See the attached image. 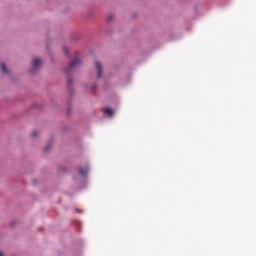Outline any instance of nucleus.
Listing matches in <instances>:
<instances>
[{"instance_id":"7ed1b4c3","label":"nucleus","mask_w":256,"mask_h":256,"mask_svg":"<svg viewBox=\"0 0 256 256\" xmlns=\"http://www.w3.org/2000/svg\"><path fill=\"white\" fill-rule=\"evenodd\" d=\"M79 65H81V60H79L78 58L72 60L69 63V70L73 71V69H75L76 67H79Z\"/></svg>"},{"instance_id":"0eeeda50","label":"nucleus","mask_w":256,"mask_h":256,"mask_svg":"<svg viewBox=\"0 0 256 256\" xmlns=\"http://www.w3.org/2000/svg\"><path fill=\"white\" fill-rule=\"evenodd\" d=\"M39 135V131L38 130H35L34 132H33V137H37Z\"/></svg>"},{"instance_id":"9d476101","label":"nucleus","mask_w":256,"mask_h":256,"mask_svg":"<svg viewBox=\"0 0 256 256\" xmlns=\"http://www.w3.org/2000/svg\"><path fill=\"white\" fill-rule=\"evenodd\" d=\"M78 213H81V211L77 210Z\"/></svg>"},{"instance_id":"9b49d317","label":"nucleus","mask_w":256,"mask_h":256,"mask_svg":"<svg viewBox=\"0 0 256 256\" xmlns=\"http://www.w3.org/2000/svg\"><path fill=\"white\" fill-rule=\"evenodd\" d=\"M45 151H47V148L45 149Z\"/></svg>"},{"instance_id":"1a4fd4ad","label":"nucleus","mask_w":256,"mask_h":256,"mask_svg":"<svg viewBox=\"0 0 256 256\" xmlns=\"http://www.w3.org/2000/svg\"><path fill=\"white\" fill-rule=\"evenodd\" d=\"M0 256H3V253H2V252H0Z\"/></svg>"},{"instance_id":"6e6552de","label":"nucleus","mask_w":256,"mask_h":256,"mask_svg":"<svg viewBox=\"0 0 256 256\" xmlns=\"http://www.w3.org/2000/svg\"><path fill=\"white\" fill-rule=\"evenodd\" d=\"M63 51H64V53H66V54L69 53V50L67 49V47H63Z\"/></svg>"},{"instance_id":"f03ea898","label":"nucleus","mask_w":256,"mask_h":256,"mask_svg":"<svg viewBox=\"0 0 256 256\" xmlns=\"http://www.w3.org/2000/svg\"><path fill=\"white\" fill-rule=\"evenodd\" d=\"M95 69L97 71V78L101 79L103 77V66L101 65V62L95 61L94 62Z\"/></svg>"},{"instance_id":"39448f33","label":"nucleus","mask_w":256,"mask_h":256,"mask_svg":"<svg viewBox=\"0 0 256 256\" xmlns=\"http://www.w3.org/2000/svg\"><path fill=\"white\" fill-rule=\"evenodd\" d=\"M79 173H80L81 177H85V175H87V173H89V168H80Z\"/></svg>"},{"instance_id":"20e7f679","label":"nucleus","mask_w":256,"mask_h":256,"mask_svg":"<svg viewBox=\"0 0 256 256\" xmlns=\"http://www.w3.org/2000/svg\"><path fill=\"white\" fill-rule=\"evenodd\" d=\"M104 114L107 117H113V115H115V111H113V109H111V108H105L104 109Z\"/></svg>"},{"instance_id":"f257e3e1","label":"nucleus","mask_w":256,"mask_h":256,"mask_svg":"<svg viewBox=\"0 0 256 256\" xmlns=\"http://www.w3.org/2000/svg\"><path fill=\"white\" fill-rule=\"evenodd\" d=\"M41 65H43V59H41L39 57H34L32 59L31 73H35V71H37V69H39L41 67Z\"/></svg>"},{"instance_id":"423d86ee","label":"nucleus","mask_w":256,"mask_h":256,"mask_svg":"<svg viewBox=\"0 0 256 256\" xmlns=\"http://www.w3.org/2000/svg\"><path fill=\"white\" fill-rule=\"evenodd\" d=\"M0 67L3 73H9V70H7V66L5 65V63H1Z\"/></svg>"}]
</instances>
